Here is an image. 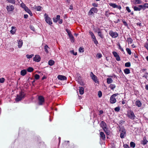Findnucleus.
<instances>
[{
    "mask_svg": "<svg viewBox=\"0 0 148 148\" xmlns=\"http://www.w3.org/2000/svg\"><path fill=\"white\" fill-rule=\"evenodd\" d=\"M119 131L120 132V137L121 138H124L126 135V132L125 129L122 127L120 128Z\"/></svg>",
    "mask_w": 148,
    "mask_h": 148,
    "instance_id": "1",
    "label": "nucleus"
},
{
    "mask_svg": "<svg viewBox=\"0 0 148 148\" xmlns=\"http://www.w3.org/2000/svg\"><path fill=\"white\" fill-rule=\"evenodd\" d=\"M44 18L46 22L49 25H51L52 24V22L51 19L49 17L46 13H45L44 15Z\"/></svg>",
    "mask_w": 148,
    "mask_h": 148,
    "instance_id": "2",
    "label": "nucleus"
},
{
    "mask_svg": "<svg viewBox=\"0 0 148 148\" xmlns=\"http://www.w3.org/2000/svg\"><path fill=\"white\" fill-rule=\"evenodd\" d=\"M25 95L24 92H21L19 95H18L16 98V101H21L22 99L24 97Z\"/></svg>",
    "mask_w": 148,
    "mask_h": 148,
    "instance_id": "3",
    "label": "nucleus"
},
{
    "mask_svg": "<svg viewBox=\"0 0 148 148\" xmlns=\"http://www.w3.org/2000/svg\"><path fill=\"white\" fill-rule=\"evenodd\" d=\"M25 95L24 92H21L19 95H18L16 98V101H21L22 99L24 97Z\"/></svg>",
    "mask_w": 148,
    "mask_h": 148,
    "instance_id": "4",
    "label": "nucleus"
},
{
    "mask_svg": "<svg viewBox=\"0 0 148 148\" xmlns=\"http://www.w3.org/2000/svg\"><path fill=\"white\" fill-rule=\"evenodd\" d=\"M119 95V94L118 93L114 94L111 96L110 99V101L111 103H116V100L115 97H116Z\"/></svg>",
    "mask_w": 148,
    "mask_h": 148,
    "instance_id": "5",
    "label": "nucleus"
},
{
    "mask_svg": "<svg viewBox=\"0 0 148 148\" xmlns=\"http://www.w3.org/2000/svg\"><path fill=\"white\" fill-rule=\"evenodd\" d=\"M127 117L130 119H134L135 117V116L132 111H130V112L128 113L127 114Z\"/></svg>",
    "mask_w": 148,
    "mask_h": 148,
    "instance_id": "6",
    "label": "nucleus"
},
{
    "mask_svg": "<svg viewBox=\"0 0 148 148\" xmlns=\"http://www.w3.org/2000/svg\"><path fill=\"white\" fill-rule=\"evenodd\" d=\"M38 104L39 105H42L43 104L45 100L44 97L42 96H40L38 97Z\"/></svg>",
    "mask_w": 148,
    "mask_h": 148,
    "instance_id": "7",
    "label": "nucleus"
},
{
    "mask_svg": "<svg viewBox=\"0 0 148 148\" xmlns=\"http://www.w3.org/2000/svg\"><path fill=\"white\" fill-rule=\"evenodd\" d=\"M110 35L113 38L117 37L118 36V34L116 32H114L112 31H110L109 33Z\"/></svg>",
    "mask_w": 148,
    "mask_h": 148,
    "instance_id": "8",
    "label": "nucleus"
},
{
    "mask_svg": "<svg viewBox=\"0 0 148 148\" xmlns=\"http://www.w3.org/2000/svg\"><path fill=\"white\" fill-rule=\"evenodd\" d=\"M90 75L92 79L95 83L98 82L97 76L95 75L92 72H91Z\"/></svg>",
    "mask_w": 148,
    "mask_h": 148,
    "instance_id": "9",
    "label": "nucleus"
},
{
    "mask_svg": "<svg viewBox=\"0 0 148 148\" xmlns=\"http://www.w3.org/2000/svg\"><path fill=\"white\" fill-rule=\"evenodd\" d=\"M114 56L116 58V60L117 61H120V59L119 55L117 52L115 51L112 52Z\"/></svg>",
    "mask_w": 148,
    "mask_h": 148,
    "instance_id": "10",
    "label": "nucleus"
},
{
    "mask_svg": "<svg viewBox=\"0 0 148 148\" xmlns=\"http://www.w3.org/2000/svg\"><path fill=\"white\" fill-rule=\"evenodd\" d=\"M6 9L8 12H10L13 11L14 9V8L13 5H9L7 6Z\"/></svg>",
    "mask_w": 148,
    "mask_h": 148,
    "instance_id": "11",
    "label": "nucleus"
},
{
    "mask_svg": "<svg viewBox=\"0 0 148 148\" xmlns=\"http://www.w3.org/2000/svg\"><path fill=\"white\" fill-rule=\"evenodd\" d=\"M100 125L103 130L106 129L107 125L106 123L104 121H102L100 123Z\"/></svg>",
    "mask_w": 148,
    "mask_h": 148,
    "instance_id": "12",
    "label": "nucleus"
},
{
    "mask_svg": "<svg viewBox=\"0 0 148 148\" xmlns=\"http://www.w3.org/2000/svg\"><path fill=\"white\" fill-rule=\"evenodd\" d=\"M148 142V141L146 137L144 136L143 138V140L141 141V143L142 144L144 145L147 144Z\"/></svg>",
    "mask_w": 148,
    "mask_h": 148,
    "instance_id": "13",
    "label": "nucleus"
},
{
    "mask_svg": "<svg viewBox=\"0 0 148 148\" xmlns=\"http://www.w3.org/2000/svg\"><path fill=\"white\" fill-rule=\"evenodd\" d=\"M40 57L38 55H35V57L33 58L34 61L37 62H39L40 60Z\"/></svg>",
    "mask_w": 148,
    "mask_h": 148,
    "instance_id": "14",
    "label": "nucleus"
},
{
    "mask_svg": "<svg viewBox=\"0 0 148 148\" xmlns=\"http://www.w3.org/2000/svg\"><path fill=\"white\" fill-rule=\"evenodd\" d=\"M58 78L61 80H65L67 79L65 76L62 75H58Z\"/></svg>",
    "mask_w": 148,
    "mask_h": 148,
    "instance_id": "15",
    "label": "nucleus"
},
{
    "mask_svg": "<svg viewBox=\"0 0 148 148\" xmlns=\"http://www.w3.org/2000/svg\"><path fill=\"white\" fill-rule=\"evenodd\" d=\"M135 104L138 107H140L142 106L141 102L139 100H137L135 102Z\"/></svg>",
    "mask_w": 148,
    "mask_h": 148,
    "instance_id": "16",
    "label": "nucleus"
},
{
    "mask_svg": "<svg viewBox=\"0 0 148 148\" xmlns=\"http://www.w3.org/2000/svg\"><path fill=\"white\" fill-rule=\"evenodd\" d=\"M60 15H57L56 16V18H53V22L55 23H57L59 20H60Z\"/></svg>",
    "mask_w": 148,
    "mask_h": 148,
    "instance_id": "17",
    "label": "nucleus"
},
{
    "mask_svg": "<svg viewBox=\"0 0 148 148\" xmlns=\"http://www.w3.org/2000/svg\"><path fill=\"white\" fill-rule=\"evenodd\" d=\"M100 135L101 138L103 140H104L105 138V135L104 133L102 132H100Z\"/></svg>",
    "mask_w": 148,
    "mask_h": 148,
    "instance_id": "18",
    "label": "nucleus"
},
{
    "mask_svg": "<svg viewBox=\"0 0 148 148\" xmlns=\"http://www.w3.org/2000/svg\"><path fill=\"white\" fill-rule=\"evenodd\" d=\"M27 12L31 16L32 15V14L30 10L27 7L25 8L24 10Z\"/></svg>",
    "mask_w": 148,
    "mask_h": 148,
    "instance_id": "19",
    "label": "nucleus"
},
{
    "mask_svg": "<svg viewBox=\"0 0 148 148\" xmlns=\"http://www.w3.org/2000/svg\"><path fill=\"white\" fill-rule=\"evenodd\" d=\"M18 47L19 48H21L23 45V41L21 40L18 41Z\"/></svg>",
    "mask_w": 148,
    "mask_h": 148,
    "instance_id": "20",
    "label": "nucleus"
},
{
    "mask_svg": "<svg viewBox=\"0 0 148 148\" xmlns=\"http://www.w3.org/2000/svg\"><path fill=\"white\" fill-rule=\"evenodd\" d=\"M16 27H15L12 26L11 27L12 29L10 30V32L12 34H14L16 32Z\"/></svg>",
    "mask_w": 148,
    "mask_h": 148,
    "instance_id": "21",
    "label": "nucleus"
},
{
    "mask_svg": "<svg viewBox=\"0 0 148 148\" xmlns=\"http://www.w3.org/2000/svg\"><path fill=\"white\" fill-rule=\"evenodd\" d=\"M50 48L47 45H45L44 46V49L45 51L47 53H49V49Z\"/></svg>",
    "mask_w": 148,
    "mask_h": 148,
    "instance_id": "22",
    "label": "nucleus"
},
{
    "mask_svg": "<svg viewBox=\"0 0 148 148\" xmlns=\"http://www.w3.org/2000/svg\"><path fill=\"white\" fill-rule=\"evenodd\" d=\"M79 92L81 95H83L84 93V88L82 87H79Z\"/></svg>",
    "mask_w": 148,
    "mask_h": 148,
    "instance_id": "23",
    "label": "nucleus"
},
{
    "mask_svg": "<svg viewBox=\"0 0 148 148\" xmlns=\"http://www.w3.org/2000/svg\"><path fill=\"white\" fill-rule=\"evenodd\" d=\"M113 80L112 78H108L107 79V82L108 84H110L112 83Z\"/></svg>",
    "mask_w": 148,
    "mask_h": 148,
    "instance_id": "24",
    "label": "nucleus"
},
{
    "mask_svg": "<svg viewBox=\"0 0 148 148\" xmlns=\"http://www.w3.org/2000/svg\"><path fill=\"white\" fill-rule=\"evenodd\" d=\"M27 73V71L26 70L23 69L21 71V74L22 76H24Z\"/></svg>",
    "mask_w": 148,
    "mask_h": 148,
    "instance_id": "25",
    "label": "nucleus"
},
{
    "mask_svg": "<svg viewBox=\"0 0 148 148\" xmlns=\"http://www.w3.org/2000/svg\"><path fill=\"white\" fill-rule=\"evenodd\" d=\"M69 38L70 39L71 42H74V38L73 36V35L71 34H70V35L69 36Z\"/></svg>",
    "mask_w": 148,
    "mask_h": 148,
    "instance_id": "26",
    "label": "nucleus"
},
{
    "mask_svg": "<svg viewBox=\"0 0 148 148\" xmlns=\"http://www.w3.org/2000/svg\"><path fill=\"white\" fill-rule=\"evenodd\" d=\"M109 87L111 90H113L116 87V85L114 84H111L110 85Z\"/></svg>",
    "mask_w": 148,
    "mask_h": 148,
    "instance_id": "27",
    "label": "nucleus"
},
{
    "mask_svg": "<svg viewBox=\"0 0 148 148\" xmlns=\"http://www.w3.org/2000/svg\"><path fill=\"white\" fill-rule=\"evenodd\" d=\"M89 33L90 35L91 36V38H92V39L96 38L95 36L92 32L90 31L89 32Z\"/></svg>",
    "mask_w": 148,
    "mask_h": 148,
    "instance_id": "28",
    "label": "nucleus"
},
{
    "mask_svg": "<svg viewBox=\"0 0 148 148\" xmlns=\"http://www.w3.org/2000/svg\"><path fill=\"white\" fill-rule=\"evenodd\" d=\"M33 8L34 9L36 10L37 11H40L41 10V7L40 6H35Z\"/></svg>",
    "mask_w": 148,
    "mask_h": 148,
    "instance_id": "29",
    "label": "nucleus"
},
{
    "mask_svg": "<svg viewBox=\"0 0 148 148\" xmlns=\"http://www.w3.org/2000/svg\"><path fill=\"white\" fill-rule=\"evenodd\" d=\"M134 10L136 11H140V7H139V5H138V7L136 6H134Z\"/></svg>",
    "mask_w": 148,
    "mask_h": 148,
    "instance_id": "30",
    "label": "nucleus"
},
{
    "mask_svg": "<svg viewBox=\"0 0 148 148\" xmlns=\"http://www.w3.org/2000/svg\"><path fill=\"white\" fill-rule=\"evenodd\" d=\"M124 72L126 74H128L130 73V70L128 69H125L124 70Z\"/></svg>",
    "mask_w": 148,
    "mask_h": 148,
    "instance_id": "31",
    "label": "nucleus"
},
{
    "mask_svg": "<svg viewBox=\"0 0 148 148\" xmlns=\"http://www.w3.org/2000/svg\"><path fill=\"white\" fill-rule=\"evenodd\" d=\"M54 63V62L53 60H51L48 62L50 66L53 65Z\"/></svg>",
    "mask_w": 148,
    "mask_h": 148,
    "instance_id": "32",
    "label": "nucleus"
},
{
    "mask_svg": "<svg viewBox=\"0 0 148 148\" xmlns=\"http://www.w3.org/2000/svg\"><path fill=\"white\" fill-rule=\"evenodd\" d=\"M98 36L100 37L101 38H103V36L102 34V32L100 31L98 32Z\"/></svg>",
    "mask_w": 148,
    "mask_h": 148,
    "instance_id": "33",
    "label": "nucleus"
},
{
    "mask_svg": "<svg viewBox=\"0 0 148 148\" xmlns=\"http://www.w3.org/2000/svg\"><path fill=\"white\" fill-rule=\"evenodd\" d=\"M109 5L110 6L114 8H116V5L115 3H109Z\"/></svg>",
    "mask_w": 148,
    "mask_h": 148,
    "instance_id": "34",
    "label": "nucleus"
},
{
    "mask_svg": "<svg viewBox=\"0 0 148 148\" xmlns=\"http://www.w3.org/2000/svg\"><path fill=\"white\" fill-rule=\"evenodd\" d=\"M135 144L133 142H131L130 143V147L134 148L135 147Z\"/></svg>",
    "mask_w": 148,
    "mask_h": 148,
    "instance_id": "35",
    "label": "nucleus"
},
{
    "mask_svg": "<svg viewBox=\"0 0 148 148\" xmlns=\"http://www.w3.org/2000/svg\"><path fill=\"white\" fill-rule=\"evenodd\" d=\"M34 70V69L32 67H29L27 69V71L28 72H32Z\"/></svg>",
    "mask_w": 148,
    "mask_h": 148,
    "instance_id": "36",
    "label": "nucleus"
},
{
    "mask_svg": "<svg viewBox=\"0 0 148 148\" xmlns=\"http://www.w3.org/2000/svg\"><path fill=\"white\" fill-rule=\"evenodd\" d=\"M135 4H140L142 3V1L140 0H134Z\"/></svg>",
    "mask_w": 148,
    "mask_h": 148,
    "instance_id": "37",
    "label": "nucleus"
},
{
    "mask_svg": "<svg viewBox=\"0 0 148 148\" xmlns=\"http://www.w3.org/2000/svg\"><path fill=\"white\" fill-rule=\"evenodd\" d=\"M127 41L128 43L131 44L132 43L133 40L130 38H128L127 39Z\"/></svg>",
    "mask_w": 148,
    "mask_h": 148,
    "instance_id": "38",
    "label": "nucleus"
},
{
    "mask_svg": "<svg viewBox=\"0 0 148 148\" xmlns=\"http://www.w3.org/2000/svg\"><path fill=\"white\" fill-rule=\"evenodd\" d=\"M130 66L131 64L130 62H126L125 64V66L126 67H129Z\"/></svg>",
    "mask_w": 148,
    "mask_h": 148,
    "instance_id": "39",
    "label": "nucleus"
},
{
    "mask_svg": "<svg viewBox=\"0 0 148 148\" xmlns=\"http://www.w3.org/2000/svg\"><path fill=\"white\" fill-rule=\"evenodd\" d=\"M126 50L127 52L129 55H130L131 54V52L130 49L128 48H127L126 49Z\"/></svg>",
    "mask_w": 148,
    "mask_h": 148,
    "instance_id": "40",
    "label": "nucleus"
},
{
    "mask_svg": "<svg viewBox=\"0 0 148 148\" xmlns=\"http://www.w3.org/2000/svg\"><path fill=\"white\" fill-rule=\"evenodd\" d=\"M93 11V12L95 13H97L98 11L97 9V8H91Z\"/></svg>",
    "mask_w": 148,
    "mask_h": 148,
    "instance_id": "41",
    "label": "nucleus"
},
{
    "mask_svg": "<svg viewBox=\"0 0 148 148\" xmlns=\"http://www.w3.org/2000/svg\"><path fill=\"white\" fill-rule=\"evenodd\" d=\"M139 7L140 8V10H144L145 9V7L144 6V5H139Z\"/></svg>",
    "mask_w": 148,
    "mask_h": 148,
    "instance_id": "42",
    "label": "nucleus"
},
{
    "mask_svg": "<svg viewBox=\"0 0 148 148\" xmlns=\"http://www.w3.org/2000/svg\"><path fill=\"white\" fill-rule=\"evenodd\" d=\"M34 54H31V55H26V56L27 58H32L33 56H34Z\"/></svg>",
    "mask_w": 148,
    "mask_h": 148,
    "instance_id": "43",
    "label": "nucleus"
},
{
    "mask_svg": "<svg viewBox=\"0 0 148 148\" xmlns=\"http://www.w3.org/2000/svg\"><path fill=\"white\" fill-rule=\"evenodd\" d=\"M143 77L145 78L147 80V79L148 78V73H146L143 76Z\"/></svg>",
    "mask_w": 148,
    "mask_h": 148,
    "instance_id": "44",
    "label": "nucleus"
},
{
    "mask_svg": "<svg viewBox=\"0 0 148 148\" xmlns=\"http://www.w3.org/2000/svg\"><path fill=\"white\" fill-rule=\"evenodd\" d=\"M144 46L147 50H148V43L147 42L145 43Z\"/></svg>",
    "mask_w": 148,
    "mask_h": 148,
    "instance_id": "45",
    "label": "nucleus"
},
{
    "mask_svg": "<svg viewBox=\"0 0 148 148\" xmlns=\"http://www.w3.org/2000/svg\"><path fill=\"white\" fill-rule=\"evenodd\" d=\"M21 7L23 8L24 10L26 8H27V7L26 6L25 4L23 3H22L21 4Z\"/></svg>",
    "mask_w": 148,
    "mask_h": 148,
    "instance_id": "46",
    "label": "nucleus"
},
{
    "mask_svg": "<svg viewBox=\"0 0 148 148\" xmlns=\"http://www.w3.org/2000/svg\"><path fill=\"white\" fill-rule=\"evenodd\" d=\"M114 110L115 111L118 112L120 110V108L119 107H117L115 108Z\"/></svg>",
    "mask_w": 148,
    "mask_h": 148,
    "instance_id": "47",
    "label": "nucleus"
},
{
    "mask_svg": "<svg viewBox=\"0 0 148 148\" xmlns=\"http://www.w3.org/2000/svg\"><path fill=\"white\" fill-rule=\"evenodd\" d=\"M103 130L107 135L109 134L110 132L108 130H107V128L106 129H105Z\"/></svg>",
    "mask_w": 148,
    "mask_h": 148,
    "instance_id": "48",
    "label": "nucleus"
},
{
    "mask_svg": "<svg viewBox=\"0 0 148 148\" xmlns=\"http://www.w3.org/2000/svg\"><path fill=\"white\" fill-rule=\"evenodd\" d=\"M34 77L36 79H38L40 78V76L38 74H36L34 75Z\"/></svg>",
    "mask_w": 148,
    "mask_h": 148,
    "instance_id": "49",
    "label": "nucleus"
},
{
    "mask_svg": "<svg viewBox=\"0 0 148 148\" xmlns=\"http://www.w3.org/2000/svg\"><path fill=\"white\" fill-rule=\"evenodd\" d=\"M102 93L101 91H99L98 92V96L99 97H100L102 96Z\"/></svg>",
    "mask_w": 148,
    "mask_h": 148,
    "instance_id": "50",
    "label": "nucleus"
},
{
    "mask_svg": "<svg viewBox=\"0 0 148 148\" xmlns=\"http://www.w3.org/2000/svg\"><path fill=\"white\" fill-rule=\"evenodd\" d=\"M8 2L12 3H15V0H7Z\"/></svg>",
    "mask_w": 148,
    "mask_h": 148,
    "instance_id": "51",
    "label": "nucleus"
},
{
    "mask_svg": "<svg viewBox=\"0 0 148 148\" xmlns=\"http://www.w3.org/2000/svg\"><path fill=\"white\" fill-rule=\"evenodd\" d=\"M92 40L93 41L95 44L96 45H97L98 43L97 41V40L96 38L92 39Z\"/></svg>",
    "mask_w": 148,
    "mask_h": 148,
    "instance_id": "52",
    "label": "nucleus"
},
{
    "mask_svg": "<svg viewBox=\"0 0 148 148\" xmlns=\"http://www.w3.org/2000/svg\"><path fill=\"white\" fill-rule=\"evenodd\" d=\"M102 56L101 53H98L97 54V56L98 58H99L101 57Z\"/></svg>",
    "mask_w": 148,
    "mask_h": 148,
    "instance_id": "53",
    "label": "nucleus"
},
{
    "mask_svg": "<svg viewBox=\"0 0 148 148\" xmlns=\"http://www.w3.org/2000/svg\"><path fill=\"white\" fill-rule=\"evenodd\" d=\"M5 81V79L3 78H0V82L1 83H3Z\"/></svg>",
    "mask_w": 148,
    "mask_h": 148,
    "instance_id": "54",
    "label": "nucleus"
},
{
    "mask_svg": "<svg viewBox=\"0 0 148 148\" xmlns=\"http://www.w3.org/2000/svg\"><path fill=\"white\" fill-rule=\"evenodd\" d=\"M118 46H119V49L120 50H121V51H122V52L124 51V50H123V48L121 47V46H120V45L119 44V45H118Z\"/></svg>",
    "mask_w": 148,
    "mask_h": 148,
    "instance_id": "55",
    "label": "nucleus"
},
{
    "mask_svg": "<svg viewBox=\"0 0 148 148\" xmlns=\"http://www.w3.org/2000/svg\"><path fill=\"white\" fill-rule=\"evenodd\" d=\"M110 15V13L107 11H106L105 13V15L106 16L108 17Z\"/></svg>",
    "mask_w": 148,
    "mask_h": 148,
    "instance_id": "56",
    "label": "nucleus"
},
{
    "mask_svg": "<svg viewBox=\"0 0 148 148\" xmlns=\"http://www.w3.org/2000/svg\"><path fill=\"white\" fill-rule=\"evenodd\" d=\"M79 51L80 52H84V49L82 47H80L79 49Z\"/></svg>",
    "mask_w": 148,
    "mask_h": 148,
    "instance_id": "57",
    "label": "nucleus"
},
{
    "mask_svg": "<svg viewBox=\"0 0 148 148\" xmlns=\"http://www.w3.org/2000/svg\"><path fill=\"white\" fill-rule=\"evenodd\" d=\"M126 10L128 12H130L131 10L128 7H126Z\"/></svg>",
    "mask_w": 148,
    "mask_h": 148,
    "instance_id": "58",
    "label": "nucleus"
},
{
    "mask_svg": "<svg viewBox=\"0 0 148 148\" xmlns=\"http://www.w3.org/2000/svg\"><path fill=\"white\" fill-rule=\"evenodd\" d=\"M122 21H123V23L124 25L125 26H128V24H127V23L125 21L123 20Z\"/></svg>",
    "mask_w": 148,
    "mask_h": 148,
    "instance_id": "59",
    "label": "nucleus"
},
{
    "mask_svg": "<svg viewBox=\"0 0 148 148\" xmlns=\"http://www.w3.org/2000/svg\"><path fill=\"white\" fill-rule=\"evenodd\" d=\"M123 147L125 148H130L129 145L127 144H125L123 145Z\"/></svg>",
    "mask_w": 148,
    "mask_h": 148,
    "instance_id": "60",
    "label": "nucleus"
},
{
    "mask_svg": "<svg viewBox=\"0 0 148 148\" xmlns=\"http://www.w3.org/2000/svg\"><path fill=\"white\" fill-rule=\"evenodd\" d=\"M93 11H92V9H91L90 10V11H89V15H92V14H93Z\"/></svg>",
    "mask_w": 148,
    "mask_h": 148,
    "instance_id": "61",
    "label": "nucleus"
},
{
    "mask_svg": "<svg viewBox=\"0 0 148 148\" xmlns=\"http://www.w3.org/2000/svg\"><path fill=\"white\" fill-rule=\"evenodd\" d=\"M66 31L68 33V35H69V36L70 35V34H71V32H70L69 30L66 29Z\"/></svg>",
    "mask_w": 148,
    "mask_h": 148,
    "instance_id": "62",
    "label": "nucleus"
},
{
    "mask_svg": "<svg viewBox=\"0 0 148 148\" xmlns=\"http://www.w3.org/2000/svg\"><path fill=\"white\" fill-rule=\"evenodd\" d=\"M71 53H73L74 55H77V52H74L73 51H71Z\"/></svg>",
    "mask_w": 148,
    "mask_h": 148,
    "instance_id": "63",
    "label": "nucleus"
},
{
    "mask_svg": "<svg viewBox=\"0 0 148 148\" xmlns=\"http://www.w3.org/2000/svg\"><path fill=\"white\" fill-rule=\"evenodd\" d=\"M144 6L145 7V8H148V3H145L144 4Z\"/></svg>",
    "mask_w": 148,
    "mask_h": 148,
    "instance_id": "64",
    "label": "nucleus"
}]
</instances>
